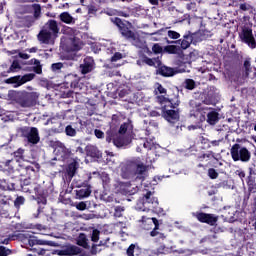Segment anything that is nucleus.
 <instances>
[{
  "label": "nucleus",
  "instance_id": "864d4df0",
  "mask_svg": "<svg viewBox=\"0 0 256 256\" xmlns=\"http://www.w3.org/2000/svg\"><path fill=\"white\" fill-rule=\"evenodd\" d=\"M52 71H60V69H63V63L58 62V63H54L51 66Z\"/></svg>",
  "mask_w": 256,
  "mask_h": 256
},
{
  "label": "nucleus",
  "instance_id": "f03ea898",
  "mask_svg": "<svg viewBox=\"0 0 256 256\" xmlns=\"http://www.w3.org/2000/svg\"><path fill=\"white\" fill-rule=\"evenodd\" d=\"M8 97L20 107L29 109V107H35L37 105L39 92L11 91L8 93Z\"/></svg>",
  "mask_w": 256,
  "mask_h": 256
},
{
  "label": "nucleus",
  "instance_id": "3c124183",
  "mask_svg": "<svg viewBox=\"0 0 256 256\" xmlns=\"http://www.w3.org/2000/svg\"><path fill=\"white\" fill-rule=\"evenodd\" d=\"M69 79H75V76H73L71 74L66 76V83H67V85H70V87H77V82H75V81L74 82L73 81L69 82Z\"/></svg>",
  "mask_w": 256,
  "mask_h": 256
},
{
  "label": "nucleus",
  "instance_id": "58836bf2",
  "mask_svg": "<svg viewBox=\"0 0 256 256\" xmlns=\"http://www.w3.org/2000/svg\"><path fill=\"white\" fill-rule=\"evenodd\" d=\"M87 153H88V155H90L91 157H97V156H99V150H97V147H95V146H88V147H87Z\"/></svg>",
  "mask_w": 256,
  "mask_h": 256
},
{
  "label": "nucleus",
  "instance_id": "a18cd8bd",
  "mask_svg": "<svg viewBox=\"0 0 256 256\" xmlns=\"http://www.w3.org/2000/svg\"><path fill=\"white\" fill-rule=\"evenodd\" d=\"M101 232L97 229H94L92 231V234H91V241H93V243H97V241H99V234Z\"/></svg>",
  "mask_w": 256,
  "mask_h": 256
},
{
  "label": "nucleus",
  "instance_id": "f704fd0d",
  "mask_svg": "<svg viewBox=\"0 0 256 256\" xmlns=\"http://www.w3.org/2000/svg\"><path fill=\"white\" fill-rule=\"evenodd\" d=\"M153 224L155 225L154 229L150 232L151 237H157L159 235V220L157 218H150Z\"/></svg>",
  "mask_w": 256,
  "mask_h": 256
},
{
  "label": "nucleus",
  "instance_id": "338daca9",
  "mask_svg": "<svg viewBox=\"0 0 256 256\" xmlns=\"http://www.w3.org/2000/svg\"><path fill=\"white\" fill-rule=\"evenodd\" d=\"M115 227L118 229H125V227H127V224H125V222H117L115 224Z\"/></svg>",
  "mask_w": 256,
  "mask_h": 256
},
{
  "label": "nucleus",
  "instance_id": "a211bd4d",
  "mask_svg": "<svg viewBox=\"0 0 256 256\" xmlns=\"http://www.w3.org/2000/svg\"><path fill=\"white\" fill-rule=\"evenodd\" d=\"M211 111V108L209 107H199L195 110L193 117L198 119L199 123H204V121H207V115Z\"/></svg>",
  "mask_w": 256,
  "mask_h": 256
},
{
  "label": "nucleus",
  "instance_id": "423d86ee",
  "mask_svg": "<svg viewBox=\"0 0 256 256\" xmlns=\"http://www.w3.org/2000/svg\"><path fill=\"white\" fill-rule=\"evenodd\" d=\"M230 155L233 161H242V163H249L251 161V152L249 149L239 144H234L231 147Z\"/></svg>",
  "mask_w": 256,
  "mask_h": 256
},
{
  "label": "nucleus",
  "instance_id": "f3484780",
  "mask_svg": "<svg viewBox=\"0 0 256 256\" xmlns=\"http://www.w3.org/2000/svg\"><path fill=\"white\" fill-rule=\"evenodd\" d=\"M78 189L75 190L76 199H87L91 195L90 186H81V184H74Z\"/></svg>",
  "mask_w": 256,
  "mask_h": 256
},
{
  "label": "nucleus",
  "instance_id": "49530a36",
  "mask_svg": "<svg viewBox=\"0 0 256 256\" xmlns=\"http://www.w3.org/2000/svg\"><path fill=\"white\" fill-rule=\"evenodd\" d=\"M152 51L153 53H155L156 55H159L161 53H163V47L160 46L158 43L154 44L152 46Z\"/></svg>",
  "mask_w": 256,
  "mask_h": 256
},
{
  "label": "nucleus",
  "instance_id": "774afa93",
  "mask_svg": "<svg viewBox=\"0 0 256 256\" xmlns=\"http://www.w3.org/2000/svg\"><path fill=\"white\" fill-rule=\"evenodd\" d=\"M18 56L20 59H29V57H31L29 54L23 52H19Z\"/></svg>",
  "mask_w": 256,
  "mask_h": 256
},
{
  "label": "nucleus",
  "instance_id": "ddd939ff",
  "mask_svg": "<svg viewBox=\"0 0 256 256\" xmlns=\"http://www.w3.org/2000/svg\"><path fill=\"white\" fill-rule=\"evenodd\" d=\"M168 45H180V49H189L193 40L191 38V32H187L182 39L176 41L167 40Z\"/></svg>",
  "mask_w": 256,
  "mask_h": 256
},
{
  "label": "nucleus",
  "instance_id": "6e6552de",
  "mask_svg": "<svg viewBox=\"0 0 256 256\" xmlns=\"http://www.w3.org/2000/svg\"><path fill=\"white\" fill-rule=\"evenodd\" d=\"M242 43H245L249 49H256V40L253 35V29L249 26H243L239 33Z\"/></svg>",
  "mask_w": 256,
  "mask_h": 256
},
{
  "label": "nucleus",
  "instance_id": "c756f323",
  "mask_svg": "<svg viewBox=\"0 0 256 256\" xmlns=\"http://www.w3.org/2000/svg\"><path fill=\"white\" fill-rule=\"evenodd\" d=\"M23 167L29 175H31V173H35V171H39L40 169L38 163L23 164Z\"/></svg>",
  "mask_w": 256,
  "mask_h": 256
},
{
  "label": "nucleus",
  "instance_id": "1a4fd4ad",
  "mask_svg": "<svg viewBox=\"0 0 256 256\" xmlns=\"http://www.w3.org/2000/svg\"><path fill=\"white\" fill-rule=\"evenodd\" d=\"M22 137L27 139L28 143L32 145H37L41 138L39 137V130L36 127H23L21 128Z\"/></svg>",
  "mask_w": 256,
  "mask_h": 256
},
{
  "label": "nucleus",
  "instance_id": "b1692460",
  "mask_svg": "<svg viewBox=\"0 0 256 256\" xmlns=\"http://www.w3.org/2000/svg\"><path fill=\"white\" fill-rule=\"evenodd\" d=\"M206 121L209 125H217L219 122V113L215 110H208Z\"/></svg>",
  "mask_w": 256,
  "mask_h": 256
},
{
  "label": "nucleus",
  "instance_id": "473e14b6",
  "mask_svg": "<svg viewBox=\"0 0 256 256\" xmlns=\"http://www.w3.org/2000/svg\"><path fill=\"white\" fill-rule=\"evenodd\" d=\"M17 71H21V64L17 60H14L7 73H17Z\"/></svg>",
  "mask_w": 256,
  "mask_h": 256
},
{
  "label": "nucleus",
  "instance_id": "9b49d317",
  "mask_svg": "<svg viewBox=\"0 0 256 256\" xmlns=\"http://www.w3.org/2000/svg\"><path fill=\"white\" fill-rule=\"evenodd\" d=\"M193 217H196L200 221V223H207L211 227H215L217 225V221L219 218L214 214H207L203 212H193Z\"/></svg>",
  "mask_w": 256,
  "mask_h": 256
},
{
  "label": "nucleus",
  "instance_id": "72a5a7b5",
  "mask_svg": "<svg viewBox=\"0 0 256 256\" xmlns=\"http://www.w3.org/2000/svg\"><path fill=\"white\" fill-rule=\"evenodd\" d=\"M171 248L166 247L165 245H161L160 247H158L156 249L155 254L156 255H169V253H171Z\"/></svg>",
  "mask_w": 256,
  "mask_h": 256
},
{
  "label": "nucleus",
  "instance_id": "de8ad7c7",
  "mask_svg": "<svg viewBox=\"0 0 256 256\" xmlns=\"http://www.w3.org/2000/svg\"><path fill=\"white\" fill-rule=\"evenodd\" d=\"M208 176L210 179H217L219 177V173H217V170L214 168L208 169Z\"/></svg>",
  "mask_w": 256,
  "mask_h": 256
},
{
  "label": "nucleus",
  "instance_id": "603ef678",
  "mask_svg": "<svg viewBox=\"0 0 256 256\" xmlns=\"http://www.w3.org/2000/svg\"><path fill=\"white\" fill-rule=\"evenodd\" d=\"M123 59V54H121L120 52H116L112 57H111V62L115 63L116 61H119Z\"/></svg>",
  "mask_w": 256,
  "mask_h": 256
},
{
  "label": "nucleus",
  "instance_id": "aec40b11",
  "mask_svg": "<svg viewBox=\"0 0 256 256\" xmlns=\"http://www.w3.org/2000/svg\"><path fill=\"white\" fill-rule=\"evenodd\" d=\"M116 189L122 195H133L135 193L131 188V182H117Z\"/></svg>",
  "mask_w": 256,
  "mask_h": 256
},
{
  "label": "nucleus",
  "instance_id": "7ed1b4c3",
  "mask_svg": "<svg viewBox=\"0 0 256 256\" xmlns=\"http://www.w3.org/2000/svg\"><path fill=\"white\" fill-rule=\"evenodd\" d=\"M127 129H129L128 123L122 124L117 134H115V131L110 128L106 132V141L108 143H111L113 141L115 147L118 148L127 147V145H130L131 143V134L127 132Z\"/></svg>",
  "mask_w": 256,
  "mask_h": 256
},
{
  "label": "nucleus",
  "instance_id": "052dcab7",
  "mask_svg": "<svg viewBox=\"0 0 256 256\" xmlns=\"http://www.w3.org/2000/svg\"><path fill=\"white\" fill-rule=\"evenodd\" d=\"M133 253H135V245L134 244L130 245L129 248L127 249L128 256H134Z\"/></svg>",
  "mask_w": 256,
  "mask_h": 256
},
{
  "label": "nucleus",
  "instance_id": "6ab92c4d",
  "mask_svg": "<svg viewBox=\"0 0 256 256\" xmlns=\"http://www.w3.org/2000/svg\"><path fill=\"white\" fill-rule=\"evenodd\" d=\"M66 43L70 51H79L83 45V42H81V39H79L77 36L68 37L66 39Z\"/></svg>",
  "mask_w": 256,
  "mask_h": 256
},
{
  "label": "nucleus",
  "instance_id": "7c9ffc66",
  "mask_svg": "<svg viewBox=\"0 0 256 256\" xmlns=\"http://www.w3.org/2000/svg\"><path fill=\"white\" fill-rule=\"evenodd\" d=\"M164 51L170 55H177L181 52V47L177 45H168L164 47Z\"/></svg>",
  "mask_w": 256,
  "mask_h": 256
},
{
  "label": "nucleus",
  "instance_id": "412c9836",
  "mask_svg": "<svg viewBox=\"0 0 256 256\" xmlns=\"http://www.w3.org/2000/svg\"><path fill=\"white\" fill-rule=\"evenodd\" d=\"M156 101L162 105V109H167V107H171L172 109H175V107H178L179 102H176L173 104L171 100H169L167 97H165V94H160L156 97Z\"/></svg>",
  "mask_w": 256,
  "mask_h": 256
},
{
  "label": "nucleus",
  "instance_id": "e433bc0d",
  "mask_svg": "<svg viewBox=\"0 0 256 256\" xmlns=\"http://www.w3.org/2000/svg\"><path fill=\"white\" fill-rule=\"evenodd\" d=\"M184 87L185 89H188L189 91H193L197 85L195 84V80L193 79H186L184 81Z\"/></svg>",
  "mask_w": 256,
  "mask_h": 256
},
{
  "label": "nucleus",
  "instance_id": "4c0bfd02",
  "mask_svg": "<svg viewBox=\"0 0 256 256\" xmlns=\"http://www.w3.org/2000/svg\"><path fill=\"white\" fill-rule=\"evenodd\" d=\"M65 133L68 137H75V135H77V130L73 128V126L68 125L65 128Z\"/></svg>",
  "mask_w": 256,
  "mask_h": 256
},
{
  "label": "nucleus",
  "instance_id": "0eeeda50",
  "mask_svg": "<svg viewBox=\"0 0 256 256\" xmlns=\"http://www.w3.org/2000/svg\"><path fill=\"white\" fill-rule=\"evenodd\" d=\"M121 33L123 37H125L134 47L138 49H145L147 47V43L145 39L141 38L139 34L129 30V28H122Z\"/></svg>",
  "mask_w": 256,
  "mask_h": 256
},
{
  "label": "nucleus",
  "instance_id": "4468645a",
  "mask_svg": "<svg viewBox=\"0 0 256 256\" xmlns=\"http://www.w3.org/2000/svg\"><path fill=\"white\" fill-rule=\"evenodd\" d=\"M190 37L192 39L193 45H196V43H201V41H205V39H209V37H211V31L201 29L195 33L190 32Z\"/></svg>",
  "mask_w": 256,
  "mask_h": 256
},
{
  "label": "nucleus",
  "instance_id": "37998d69",
  "mask_svg": "<svg viewBox=\"0 0 256 256\" xmlns=\"http://www.w3.org/2000/svg\"><path fill=\"white\" fill-rule=\"evenodd\" d=\"M33 11H34V17L37 19L41 17V5L39 4H33L32 5Z\"/></svg>",
  "mask_w": 256,
  "mask_h": 256
},
{
  "label": "nucleus",
  "instance_id": "2f4dec72",
  "mask_svg": "<svg viewBox=\"0 0 256 256\" xmlns=\"http://www.w3.org/2000/svg\"><path fill=\"white\" fill-rule=\"evenodd\" d=\"M100 179L102 181L104 189H109V183H111V178H109V174L106 172L100 173Z\"/></svg>",
  "mask_w": 256,
  "mask_h": 256
},
{
  "label": "nucleus",
  "instance_id": "6e6d98bb",
  "mask_svg": "<svg viewBox=\"0 0 256 256\" xmlns=\"http://www.w3.org/2000/svg\"><path fill=\"white\" fill-rule=\"evenodd\" d=\"M15 237H17V236H15V235H10L8 238L2 240L0 243H1L2 245H9V241H15Z\"/></svg>",
  "mask_w": 256,
  "mask_h": 256
},
{
  "label": "nucleus",
  "instance_id": "393cba45",
  "mask_svg": "<svg viewBox=\"0 0 256 256\" xmlns=\"http://www.w3.org/2000/svg\"><path fill=\"white\" fill-rule=\"evenodd\" d=\"M165 35H167V29H161L150 34V41H163Z\"/></svg>",
  "mask_w": 256,
  "mask_h": 256
},
{
  "label": "nucleus",
  "instance_id": "79ce46f5",
  "mask_svg": "<svg viewBox=\"0 0 256 256\" xmlns=\"http://www.w3.org/2000/svg\"><path fill=\"white\" fill-rule=\"evenodd\" d=\"M11 201V196L6 194H0V205H9Z\"/></svg>",
  "mask_w": 256,
  "mask_h": 256
},
{
  "label": "nucleus",
  "instance_id": "c03bdc74",
  "mask_svg": "<svg viewBox=\"0 0 256 256\" xmlns=\"http://www.w3.org/2000/svg\"><path fill=\"white\" fill-rule=\"evenodd\" d=\"M166 34L168 35L169 39H179V37H181L179 32L173 30H166Z\"/></svg>",
  "mask_w": 256,
  "mask_h": 256
},
{
  "label": "nucleus",
  "instance_id": "2eb2a0df",
  "mask_svg": "<svg viewBox=\"0 0 256 256\" xmlns=\"http://www.w3.org/2000/svg\"><path fill=\"white\" fill-rule=\"evenodd\" d=\"M95 69V60H93L92 57H86L84 58V61L82 64H80L79 71L82 73V75H87V73H91Z\"/></svg>",
  "mask_w": 256,
  "mask_h": 256
},
{
  "label": "nucleus",
  "instance_id": "bb28decb",
  "mask_svg": "<svg viewBox=\"0 0 256 256\" xmlns=\"http://www.w3.org/2000/svg\"><path fill=\"white\" fill-rule=\"evenodd\" d=\"M159 74L162 75V77H173L175 70L171 67L161 66L159 68Z\"/></svg>",
  "mask_w": 256,
  "mask_h": 256
},
{
  "label": "nucleus",
  "instance_id": "ea45409f",
  "mask_svg": "<svg viewBox=\"0 0 256 256\" xmlns=\"http://www.w3.org/2000/svg\"><path fill=\"white\" fill-rule=\"evenodd\" d=\"M123 213H125V207L124 206H116L114 208V217H123Z\"/></svg>",
  "mask_w": 256,
  "mask_h": 256
},
{
  "label": "nucleus",
  "instance_id": "f8f14e48",
  "mask_svg": "<svg viewBox=\"0 0 256 256\" xmlns=\"http://www.w3.org/2000/svg\"><path fill=\"white\" fill-rule=\"evenodd\" d=\"M77 169H79V164L77 163V161H73L66 167L62 176L66 183H71V180L73 179V177H75V174L77 173Z\"/></svg>",
  "mask_w": 256,
  "mask_h": 256
},
{
  "label": "nucleus",
  "instance_id": "dca6fc26",
  "mask_svg": "<svg viewBox=\"0 0 256 256\" xmlns=\"http://www.w3.org/2000/svg\"><path fill=\"white\" fill-rule=\"evenodd\" d=\"M81 248L75 245H67L64 246L62 250L58 251V255L60 256H73V255H80Z\"/></svg>",
  "mask_w": 256,
  "mask_h": 256
},
{
  "label": "nucleus",
  "instance_id": "680f3d73",
  "mask_svg": "<svg viewBox=\"0 0 256 256\" xmlns=\"http://www.w3.org/2000/svg\"><path fill=\"white\" fill-rule=\"evenodd\" d=\"M94 133H95V136L97 137V139H103V137H104V133H103V131H101V130H98V129H96L95 131H94Z\"/></svg>",
  "mask_w": 256,
  "mask_h": 256
},
{
  "label": "nucleus",
  "instance_id": "20e7f679",
  "mask_svg": "<svg viewBox=\"0 0 256 256\" xmlns=\"http://www.w3.org/2000/svg\"><path fill=\"white\" fill-rule=\"evenodd\" d=\"M59 35V24L55 20H48L38 34V41L44 45H54Z\"/></svg>",
  "mask_w": 256,
  "mask_h": 256
},
{
  "label": "nucleus",
  "instance_id": "4d7b16f0",
  "mask_svg": "<svg viewBox=\"0 0 256 256\" xmlns=\"http://www.w3.org/2000/svg\"><path fill=\"white\" fill-rule=\"evenodd\" d=\"M48 123H57L59 126H61V119L59 118V116H55V117H52L48 120Z\"/></svg>",
  "mask_w": 256,
  "mask_h": 256
},
{
  "label": "nucleus",
  "instance_id": "bf43d9fd",
  "mask_svg": "<svg viewBox=\"0 0 256 256\" xmlns=\"http://www.w3.org/2000/svg\"><path fill=\"white\" fill-rule=\"evenodd\" d=\"M23 153H24V150L21 149V148H19L16 152H14V156H15L17 159H22Z\"/></svg>",
  "mask_w": 256,
  "mask_h": 256
},
{
  "label": "nucleus",
  "instance_id": "c85d7f7f",
  "mask_svg": "<svg viewBox=\"0 0 256 256\" xmlns=\"http://www.w3.org/2000/svg\"><path fill=\"white\" fill-rule=\"evenodd\" d=\"M244 77H249L253 72V67H251V58H246L243 63Z\"/></svg>",
  "mask_w": 256,
  "mask_h": 256
},
{
  "label": "nucleus",
  "instance_id": "09e8293b",
  "mask_svg": "<svg viewBox=\"0 0 256 256\" xmlns=\"http://www.w3.org/2000/svg\"><path fill=\"white\" fill-rule=\"evenodd\" d=\"M11 255V249L6 248L5 246H0V256H9Z\"/></svg>",
  "mask_w": 256,
  "mask_h": 256
},
{
  "label": "nucleus",
  "instance_id": "8fccbe9b",
  "mask_svg": "<svg viewBox=\"0 0 256 256\" xmlns=\"http://www.w3.org/2000/svg\"><path fill=\"white\" fill-rule=\"evenodd\" d=\"M24 203H25V198L22 196L17 197L14 201L15 207H21V205H23Z\"/></svg>",
  "mask_w": 256,
  "mask_h": 256
},
{
  "label": "nucleus",
  "instance_id": "0e129e2a",
  "mask_svg": "<svg viewBox=\"0 0 256 256\" xmlns=\"http://www.w3.org/2000/svg\"><path fill=\"white\" fill-rule=\"evenodd\" d=\"M142 145H143L144 149H147L148 151L151 150V147H153V143H151L149 141L143 142Z\"/></svg>",
  "mask_w": 256,
  "mask_h": 256
},
{
  "label": "nucleus",
  "instance_id": "c9c22d12",
  "mask_svg": "<svg viewBox=\"0 0 256 256\" xmlns=\"http://www.w3.org/2000/svg\"><path fill=\"white\" fill-rule=\"evenodd\" d=\"M154 93L155 95H167V89L163 85L156 83Z\"/></svg>",
  "mask_w": 256,
  "mask_h": 256
},
{
  "label": "nucleus",
  "instance_id": "13d9d810",
  "mask_svg": "<svg viewBox=\"0 0 256 256\" xmlns=\"http://www.w3.org/2000/svg\"><path fill=\"white\" fill-rule=\"evenodd\" d=\"M33 189H34L36 195H39L40 197H41V195H43V189L41 188V186L35 185L33 187Z\"/></svg>",
  "mask_w": 256,
  "mask_h": 256
},
{
  "label": "nucleus",
  "instance_id": "e2e57ef3",
  "mask_svg": "<svg viewBox=\"0 0 256 256\" xmlns=\"http://www.w3.org/2000/svg\"><path fill=\"white\" fill-rule=\"evenodd\" d=\"M189 131H195V129H201V123H197L196 125L188 126Z\"/></svg>",
  "mask_w": 256,
  "mask_h": 256
},
{
  "label": "nucleus",
  "instance_id": "4be33fe9",
  "mask_svg": "<svg viewBox=\"0 0 256 256\" xmlns=\"http://www.w3.org/2000/svg\"><path fill=\"white\" fill-rule=\"evenodd\" d=\"M163 115L168 123H175L179 121V112L175 110H167V108L163 109Z\"/></svg>",
  "mask_w": 256,
  "mask_h": 256
},
{
  "label": "nucleus",
  "instance_id": "5701e85b",
  "mask_svg": "<svg viewBox=\"0 0 256 256\" xmlns=\"http://www.w3.org/2000/svg\"><path fill=\"white\" fill-rule=\"evenodd\" d=\"M253 175H256V173L252 168H250L249 176L247 177V185H248L249 193H256V183H255V177H253Z\"/></svg>",
  "mask_w": 256,
  "mask_h": 256
},
{
  "label": "nucleus",
  "instance_id": "a19ab883",
  "mask_svg": "<svg viewBox=\"0 0 256 256\" xmlns=\"http://www.w3.org/2000/svg\"><path fill=\"white\" fill-rule=\"evenodd\" d=\"M77 33L78 31L71 27H67L64 29V35H68V37H77Z\"/></svg>",
  "mask_w": 256,
  "mask_h": 256
},
{
  "label": "nucleus",
  "instance_id": "f257e3e1",
  "mask_svg": "<svg viewBox=\"0 0 256 256\" xmlns=\"http://www.w3.org/2000/svg\"><path fill=\"white\" fill-rule=\"evenodd\" d=\"M149 165H145L141 158H135L122 167V177L131 179L135 177L138 181H145L149 177Z\"/></svg>",
  "mask_w": 256,
  "mask_h": 256
},
{
  "label": "nucleus",
  "instance_id": "5fc2aeb1",
  "mask_svg": "<svg viewBox=\"0 0 256 256\" xmlns=\"http://www.w3.org/2000/svg\"><path fill=\"white\" fill-rule=\"evenodd\" d=\"M76 209H78V211H85V209H87V203H85V202L77 203Z\"/></svg>",
  "mask_w": 256,
  "mask_h": 256
},
{
  "label": "nucleus",
  "instance_id": "a878e982",
  "mask_svg": "<svg viewBox=\"0 0 256 256\" xmlns=\"http://www.w3.org/2000/svg\"><path fill=\"white\" fill-rule=\"evenodd\" d=\"M60 21L66 23V25H75V18L69 14V12H63L59 15Z\"/></svg>",
  "mask_w": 256,
  "mask_h": 256
},
{
  "label": "nucleus",
  "instance_id": "39448f33",
  "mask_svg": "<svg viewBox=\"0 0 256 256\" xmlns=\"http://www.w3.org/2000/svg\"><path fill=\"white\" fill-rule=\"evenodd\" d=\"M137 211H159V200L153 196L151 191L146 192L136 204Z\"/></svg>",
  "mask_w": 256,
  "mask_h": 256
},
{
  "label": "nucleus",
  "instance_id": "69168bd1",
  "mask_svg": "<svg viewBox=\"0 0 256 256\" xmlns=\"http://www.w3.org/2000/svg\"><path fill=\"white\" fill-rule=\"evenodd\" d=\"M236 175H238V177L241 178V181H243V179H245V171H243V170H237Z\"/></svg>",
  "mask_w": 256,
  "mask_h": 256
},
{
  "label": "nucleus",
  "instance_id": "9d476101",
  "mask_svg": "<svg viewBox=\"0 0 256 256\" xmlns=\"http://www.w3.org/2000/svg\"><path fill=\"white\" fill-rule=\"evenodd\" d=\"M35 79V74L29 73L23 76H13L5 80V83L8 85H14L15 88L21 87V85H25V83H29V81H33Z\"/></svg>",
  "mask_w": 256,
  "mask_h": 256
},
{
  "label": "nucleus",
  "instance_id": "cd10ccee",
  "mask_svg": "<svg viewBox=\"0 0 256 256\" xmlns=\"http://www.w3.org/2000/svg\"><path fill=\"white\" fill-rule=\"evenodd\" d=\"M143 63L149 65V67H161V60H159V58L145 57Z\"/></svg>",
  "mask_w": 256,
  "mask_h": 256
}]
</instances>
